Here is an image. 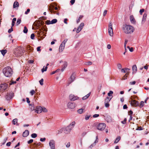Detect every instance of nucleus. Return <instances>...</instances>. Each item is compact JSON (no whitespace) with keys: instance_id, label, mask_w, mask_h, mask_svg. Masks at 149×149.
<instances>
[{"instance_id":"nucleus-1","label":"nucleus","mask_w":149,"mask_h":149,"mask_svg":"<svg viewBox=\"0 0 149 149\" xmlns=\"http://www.w3.org/2000/svg\"><path fill=\"white\" fill-rule=\"evenodd\" d=\"M123 32L126 34H131L133 33L134 30V27L132 26L125 25L123 28Z\"/></svg>"},{"instance_id":"nucleus-2","label":"nucleus","mask_w":149,"mask_h":149,"mask_svg":"<svg viewBox=\"0 0 149 149\" xmlns=\"http://www.w3.org/2000/svg\"><path fill=\"white\" fill-rule=\"evenodd\" d=\"M3 72L4 75L6 77H10L12 76L13 73L12 70L9 66L3 68Z\"/></svg>"},{"instance_id":"nucleus-3","label":"nucleus","mask_w":149,"mask_h":149,"mask_svg":"<svg viewBox=\"0 0 149 149\" xmlns=\"http://www.w3.org/2000/svg\"><path fill=\"white\" fill-rule=\"evenodd\" d=\"M23 49L20 48H17L14 52V54L17 57L21 56L23 53Z\"/></svg>"},{"instance_id":"nucleus-4","label":"nucleus","mask_w":149,"mask_h":149,"mask_svg":"<svg viewBox=\"0 0 149 149\" xmlns=\"http://www.w3.org/2000/svg\"><path fill=\"white\" fill-rule=\"evenodd\" d=\"M67 40L68 39H65L62 42L59 49V51L60 52H61L63 51L65 47V44Z\"/></svg>"},{"instance_id":"nucleus-5","label":"nucleus","mask_w":149,"mask_h":149,"mask_svg":"<svg viewBox=\"0 0 149 149\" xmlns=\"http://www.w3.org/2000/svg\"><path fill=\"white\" fill-rule=\"evenodd\" d=\"M108 33L110 36H113V33L112 29V24L111 22H109V25Z\"/></svg>"},{"instance_id":"nucleus-6","label":"nucleus","mask_w":149,"mask_h":149,"mask_svg":"<svg viewBox=\"0 0 149 149\" xmlns=\"http://www.w3.org/2000/svg\"><path fill=\"white\" fill-rule=\"evenodd\" d=\"M106 127V125L104 123H101L97 126L98 130L102 131L104 130Z\"/></svg>"},{"instance_id":"nucleus-7","label":"nucleus","mask_w":149,"mask_h":149,"mask_svg":"<svg viewBox=\"0 0 149 149\" xmlns=\"http://www.w3.org/2000/svg\"><path fill=\"white\" fill-rule=\"evenodd\" d=\"M49 144L51 149H55V141L54 140H50Z\"/></svg>"},{"instance_id":"nucleus-8","label":"nucleus","mask_w":149,"mask_h":149,"mask_svg":"<svg viewBox=\"0 0 149 149\" xmlns=\"http://www.w3.org/2000/svg\"><path fill=\"white\" fill-rule=\"evenodd\" d=\"M14 95V93L12 92L8 93L6 96V99L7 100H10L13 97Z\"/></svg>"},{"instance_id":"nucleus-9","label":"nucleus","mask_w":149,"mask_h":149,"mask_svg":"<svg viewBox=\"0 0 149 149\" xmlns=\"http://www.w3.org/2000/svg\"><path fill=\"white\" fill-rule=\"evenodd\" d=\"M8 85L6 83L1 84L0 85V90L4 91L8 87Z\"/></svg>"},{"instance_id":"nucleus-10","label":"nucleus","mask_w":149,"mask_h":149,"mask_svg":"<svg viewBox=\"0 0 149 149\" xmlns=\"http://www.w3.org/2000/svg\"><path fill=\"white\" fill-rule=\"evenodd\" d=\"M130 104L132 106L136 107L139 106V103L138 101L135 100H133L131 101Z\"/></svg>"},{"instance_id":"nucleus-11","label":"nucleus","mask_w":149,"mask_h":149,"mask_svg":"<svg viewBox=\"0 0 149 149\" xmlns=\"http://www.w3.org/2000/svg\"><path fill=\"white\" fill-rule=\"evenodd\" d=\"M57 22V20L56 19H54L51 21L49 20L46 21V22L47 24H50L56 23Z\"/></svg>"},{"instance_id":"nucleus-12","label":"nucleus","mask_w":149,"mask_h":149,"mask_svg":"<svg viewBox=\"0 0 149 149\" xmlns=\"http://www.w3.org/2000/svg\"><path fill=\"white\" fill-rule=\"evenodd\" d=\"M75 79V77L74 74H72L70 78V80L68 84V86H69L70 84L71 83L74 81Z\"/></svg>"},{"instance_id":"nucleus-13","label":"nucleus","mask_w":149,"mask_h":149,"mask_svg":"<svg viewBox=\"0 0 149 149\" xmlns=\"http://www.w3.org/2000/svg\"><path fill=\"white\" fill-rule=\"evenodd\" d=\"M78 97L73 95L71 94L69 96V99L71 101H74L78 99Z\"/></svg>"},{"instance_id":"nucleus-14","label":"nucleus","mask_w":149,"mask_h":149,"mask_svg":"<svg viewBox=\"0 0 149 149\" xmlns=\"http://www.w3.org/2000/svg\"><path fill=\"white\" fill-rule=\"evenodd\" d=\"M68 107L69 109H73L75 107V105L74 103L69 102L68 103Z\"/></svg>"},{"instance_id":"nucleus-15","label":"nucleus","mask_w":149,"mask_h":149,"mask_svg":"<svg viewBox=\"0 0 149 149\" xmlns=\"http://www.w3.org/2000/svg\"><path fill=\"white\" fill-rule=\"evenodd\" d=\"M42 107L41 106H37L36 107V109L35 110V112L37 113H40L42 112Z\"/></svg>"},{"instance_id":"nucleus-16","label":"nucleus","mask_w":149,"mask_h":149,"mask_svg":"<svg viewBox=\"0 0 149 149\" xmlns=\"http://www.w3.org/2000/svg\"><path fill=\"white\" fill-rule=\"evenodd\" d=\"M72 130V129L71 127L68 126L65 128L64 130V132L65 134H68Z\"/></svg>"},{"instance_id":"nucleus-17","label":"nucleus","mask_w":149,"mask_h":149,"mask_svg":"<svg viewBox=\"0 0 149 149\" xmlns=\"http://www.w3.org/2000/svg\"><path fill=\"white\" fill-rule=\"evenodd\" d=\"M105 119L108 123H111L112 122V120L111 117L109 116H107L105 118Z\"/></svg>"},{"instance_id":"nucleus-18","label":"nucleus","mask_w":149,"mask_h":149,"mask_svg":"<svg viewBox=\"0 0 149 149\" xmlns=\"http://www.w3.org/2000/svg\"><path fill=\"white\" fill-rule=\"evenodd\" d=\"M29 134V130H26L24 132L23 134V136L24 137H27Z\"/></svg>"},{"instance_id":"nucleus-19","label":"nucleus","mask_w":149,"mask_h":149,"mask_svg":"<svg viewBox=\"0 0 149 149\" xmlns=\"http://www.w3.org/2000/svg\"><path fill=\"white\" fill-rule=\"evenodd\" d=\"M130 21L132 23L135 24V20L133 15H131L130 17Z\"/></svg>"},{"instance_id":"nucleus-20","label":"nucleus","mask_w":149,"mask_h":149,"mask_svg":"<svg viewBox=\"0 0 149 149\" xmlns=\"http://www.w3.org/2000/svg\"><path fill=\"white\" fill-rule=\"evenodd\" d=\"M96 139L95 140V142L93 143V144H91L89 147V148H91L93 146H94L95 145V144L96 143H97L98 142V139L97 138V136L96 137Z\"/></svg>"},{"instance_id":"nucleus-21","label":"nucleus","mask_w":149,"mask_h":149,"mask_svg":"<svg viewBox=\"0 0 149 149\" xmlns=\"http://www.w3.org/2000/svg\"><path fill=\"white\" fill-rule=\"evenodd\" d=\"M147 16V15L146 14L144 13L143 14L142 21V23H144L146 21Z\"/></svg>"},{"instance_id":"nucleus-22","label":"nucleus","mask_w":149,"mask_h":149,"mask_svg":"<svg viewBox=\"0 0 149 149\" xmlns=\"http://www.w3.org/2000/svg\"><path fill=\"white\" fill-rule=\"evenodd\" d=\"M18 120L17 118H15L13 119L12 121L13 124L14 125H18L19 124L17 123Z\"/></svg>"},{"instance_id":"nucleus-23","label":"nucleus","mask_w":149,"mask_h":149,"mask_svg":"<svg viewBox=\"0 0 149 149\" xmlns=\"http://www.w3.org/2000/svg\"><path fill=\"white\" fill-rule=\"evenodd\" d=\"M112 97L111 98H110L107 97L105 100L104 103H109L111 99H112Z\"/></svg>"},{"instance_id":"nucleus-24","label":"nucleus","mask_w":149,"mask_h":149,"mask_svg":"<svg viewBox=\"0 0 149 149\" xmlns=\"http://www.w3.org/2000/svg\"><path fill=\"white\" fill-rule=\"evenodd\" d=\"M91 92H90L89 93L87 94V95H86L85 96H84L82 98V99L83 100H85L86 99H87L90 96V95H91Z\"/></svg>"},{"instance_id":"nucleus-25","label":"nucleus","mask_w":149,"mask_h":149,"mask_svg":"<svg viewBox=\"0 0 149 149\" xmlns=\"http://www.w3.org/2000/svg\"><path fill=\"white\" fill-rule=\"evenodd\" d=\"M132 70L133 72H136L137 69L136 65H134L133 66Z\"/></svg>"},{"instance_id":"nucleus-26","label":"nucleus","mask_w":149,"mask_h":149,"mask_svg":"<svg viewBox=\"0 0 149 149\" xmlns=\"http://www.w3.org/2000/svg\"><path fill=\"white\" fill-rule=\"evenodd\" d=\"M19 5V4L18 2L17 1L15 2L14 3L13 5V8H16L17 7H18Z\"/></svg>"},{"instance_id":"nucleus-27","label":"nucleus","mask_w":149,"mask_h":149,"mask_svg":"<svg viewBox=\"0 0 149 149\" xmlns=\"http://www.w3.org/2000/svg\"><path fill=\"white\" fill-rule=\"evenodd\" d=\"M121 137L120 136H118L116 139L115 141H114V143H117L120 139Z\"/></svg>"},{"instance_id":"nucleus-28","label":"nucleus","mask_w":149,"mask_h":149,"mask_svg":"<svg viewBox=\"0 0 149 149\" xmlns=\"http://www.w3.org/2000/svg\"><path fill=\"white\" fill-rule=\"evenodd\" d=\"M75 124V122L74 121L72 122L68 126L69 127H71V129H72L73 128L74 125Z\"/></svg>"},{"instance_id":"nucleus-29","label":"nucleus","mask_w":149,"mask_h":149,"mask_svg":"<svg viewBox=\"0 0 149 149\" xmlns=\"http://www.w3.org/2000/svg\"><path fill=\"white\" fill-rule=\"evenodd\" d=\"M84 26V23H81L80 24V25L78 27V28L81 30Z\"/></svg>"},{"instance_id":"nucleus-30","label":"nucleus","mask_w":149,"mask_h":149,"mask_svg":"<svg viewBox=\"0 0 149 149\" xmlns=\"http://www.w3.org/2000/svg\"><path fill=\"white\" fill-rule=\"evenodd\" d=\"M1 52L3 56H4L6 53L7 52V50L6 49L2 50H1Z\"/></svg>"},{"instance_id":"nucleus-31","label":"nucleus","mask_w":149,"mask_h":149,"mask_svg":"<svg viewBox=\"0 0 149 149\" xmlns=\"http://www.w3.org/2000/svg\"><path fill=\"white\" fill-rule=\"evenodd\" d=\"M47 66L45 67L44 66L43 68L41 70V71L42 72H43L44 71H45L47 70Z\"/></svg>"},{"instance_id":"nucleus-32","label":"nucleus","mask_w":149,"mask_h":149,"mask_svg":"<svg viewBox=\"0 0 149 149\" xmlns=\"http://www.w3.org/2000/svg\"><path fill=\"white\" fill-rule=\"evenodd\" d=\"M83 16L82 15H80L79 17L77 20V22L78 23L80 22L81 19H82Z\"/></svg>"},{"instance_id":"nucleus-33","label":"nucleus","mask_w":149,"mask_h":149,"mask_svg":"<svg viewBox=\"0 0 149 149\" xmlns=\"http://www.w3.org/2000/svg\"><path fill=\"white\" fill-rule=\"evenodd\" d=\"M21 22V20L20 19H18L17 20L16 25L18 26Z\"/></svg>"},{"instance_id":"nucleus-34","label":"nucleus","mask_w":149,"mask_h":149,"mask_svg":"<svg viewBox=\"0 0 149 149\" xmlns=\"http://www.w3.org/2000/svg\"><path fill=\"white\" fill-rule=\"evenodd\" d=\"M83 109H80L77 110V112L78 113L81 114L83 113Z\"/></svg>"},{"instance_id":"nucleus-35","label":"nucleus","mask_w":149,"mask_h":149,"mask_svg":"<svg viewBox=\"0 0 149 149\" xmlns=\"http://www.w3.org/2000/svg\"><path fill=\"white\" fill-rule=\"evenodd\" d=\"M42 111H43L44 112H47V110L45 107H42Z\"/></svg>"},{"instance_id":"nucleus-36","label":"nucleus","mask_w":149,"mask_h":149,"mask_svg":"<svg viewBox=\"0 0 149 149\" xmlns=\"http://www.w3.org/2000/svg\"><path fill=\"white\" fill-rule=\"evenodd\" d=\"M36 91V90L35 91L34 90H33L31 91L30 92V93L31 95L32 96L33 95V94L35 93Z\"/></svg>"},{"instance_id":"nucleus-37","label":"nucleus","mask_w":149,"mask_h":149,"mask_svg":"<svg viewBox=\"0 0 149 149\" xmlns=\"http://www.w3.org/2000/svg\"><path fill=\"white\" fill-rule=\"evenodd\" d=\"M67 65H68L67 63V62H64L63 65V68L65 69L67 67Z\"/></svg>"},{"instance_id":"nucleus-38","label":"nucleus","mask_w":149,"mask_h":149,"mask_svg":"<svg viewBox=\"0 0 149 149\" xmlns=\"http://www.w3.org/2000/svg\"><path fill=\"white\" fill-rule=\"evenodd\" d=\"M144 105V102L143 101H141L140 103L139 107L140 108H142Z\"/></svg>"},{"instance_id":"nucleus-39","label":"nucleus","mask_w":149,"mask_h":149,"mask_svg":"<svg viewBox=\"0 0 149 149\" xmlns=\"http://www.w3.org/2000/svg\"><path fill=\"white\" fill-rule=\"evenodd\" d=\"M113 92L111 91H109V92L108 93V95L109 96H112V95L113 94Z\"/></svg>"},{"instance_id":"nucleus-40","label":"nucleus","mask_w":149,"mask_h":149,"mask_svg":"<svg viewBox=\"0 0 149 149\" xmlns=\"http://www.w3.org/2000/svg\"><path fill=\"white\" fill-rule=\"evenodd\" d=\"M28 31V29L26 27L24 26V29L23 30V32L24 33H26Z\"/></svg>"},{"instance_id":"nucleus-41","label":"nucleus","mask_w":149,"mask_h":149,"mask_svg":"<svg viewBox=\"0 0 149 149\" xmlns=\"http://www.w3.org/2000/svg\"><path fill=\"white\" fill-rule=\"evenodd\" d=\"M31 136L33 138H35L37 136V134L36 133H33L31 135Z\"/></svg>"},{"instance_id":"nucleus-42","label":"nucleus","mask_w":149,"mask_h":149,"mask_svg":"<svg viewBox=\"0 0 149 149\" xmlns=\"http://www.w3.org/2000/svg\"><path fill=\"white\" fill-rule=\"evenodd\" d=\"M130 70V69L129 68H125V73H127V74H128Z\"/></svg>"},{"instance_id":"nucleus-43","label":"nucleus","mask_w":149,"mask_h":149,"mask_svg":"<svg viewBox=\"0 0 149 149\" xmlns=\"http://www.w3.org/2000/svg\"><path fill=\"white\" fill-rule=\"evenodd\" d=\"M39 82L41 85H42L43 84V79H41L39 81Z\"/></svg>"},{"instance_id":"nucleus-44","label":"nucleus","mask_w":149,"mask_h":149,"mask_svg":"<svg viewBox=\"0 0 149 149\" xmlns=\"http://www.w3.org/2000/svg\"><path fill=\"white\" fill-rule=\"evenodd\" d=\"M13 31V27H11V28L8 30V32L9 33H11Z\"/></svg>"},{"instance_id":"nucleus-45","label":"nucleus","mask_w":149,"mask_h":149,"mask_svg":"<svg viewBox=\"0 0 149 149\" xmlns=\"http://www.w3.org/2000/svg\"><path fill=\"white\" fill-rule=\"evenodd\" d=\"M60 70V69H58L56 70L55 71L52 72L51 73V74H55L56 72H58Z\"/></svg>"},{"instance_id":"nucleus-46","label":"nucleus","mask_w":149,"mask_h":149,"mask_svg":"<svg viewBox=\"0 0 149 149\" xmlns=\"http://www.w3.org/2000/svg\"><path fill=\"white\" fill-rule=\"evenodd\" d=\"M91 115L88 116V115H86L85 116V119L86 120H88L89 118L90 117Z\"/></svg>"},{"instance_id":"nucleus-47","label":"nucleus","mask_w":149,"mask_h":149,"mask_svg":"<svg viewBox=\"0 0 149 149\" xmlns=\"http://www.w3.org/2000/svg\"><path fill=\"white\" fill-rule=\"evenodd\" d=\"M92 63L91 61H88L86 63V65H90L92 64Z\"/></svg>"},{"instance_id":"nucleus-48","label":"nucleus","mask_w":149,"mask_h":149,"mask_svg":"<svg viewBox=\"0 0 149 149\" xmlns=\"http://www.w3.org/2000/svg\"><path fill=\"white\" fill-rule=\"evenodd\" d=\"M117 67L119 69H120L121 68L122 65L120 64V63L118 64H117Z\"/></svg>"},{"instance_id":"nucleus-49","label":"nucleus","mask_w":149,"mask_h":149,"mask_svg":"<svg viewBox=\"0 0 149 149\" xmlns=\"http://www.w3.org/2000/svg\"><path fill=\"white\" fill-rule=\"evenodd\" d=\"M35 35L34 33H32L31 36V38L32 39H34V38Z\"/></svg>"},{"instance_id":"nucleus-50","label":"nucleus","mask_w":149,"mask_h":149,"mask_svg":"<svg viewBox=\"0 0 149 149\" xmlns=\"http://www.w3.org/2000/svg\"><path fill=\"white\" fill-rule=\"evenodd\" d=\"M50 8L49 9V10L50 11L51 13H55V11L53 10V9H52L51 8V7H49Z\"/></svg>"},{"instance_id":"nucleus-51","label":"nucleus","mask_w":149,"mask_h":149,"mask_svg":"<svg viewBox=\"0 0 149 149\" xmlns=\"http://www.w3.org/2000/svg\"><path fill=\"white\" fill-rule=\"evenodd\" d=\"M105 107H109V103H104Z\"/></svg>"},{"instance_id":"nucleus-52","label":"nucleus","mask_w":149,"mask_h":149,"mask_svg":"<svg viewBox=\"0 0 149 149\" xmlns=\"http://www.w3.org/2000/svg\"><path fill=\"white\" fill-rule=\"evenodd\" d=\"M70 143L69 142H68L66 145V147L68 148H69L70 146Z\"/></svg>"},{"instance_id":"nucleus-53","label":"nucleus","mask_w":149,"mask_h":149,"mask_svg":"<svg viewBox=\"0 0 149 149\" xmlns=\"http://www.w3.org/2000/svg\"><path fill=\"white\" fill-rule=\"evenodd\" d=\"M144 11V10L143 9H141L139 11V12L140 13V14L141 15H142V13Z\"/></svg>"},{"instance_id":"nucleus-54","label":"nucleus","mask_w":149,"mask_h":149,"mask_svg":"<svg viewBox=\"0 0 149 149\" xmlns=\"http://www.w3.org/2000/svg\"><path fill=\"white\" fill-rule=\"evenodd\" d=\"M135 83H136V81H133L130 82V84L131 85H134L135 84Z\"/></svg>"},{"instance_id":"nucleus-55","label":"nucleus","mask_w":149,"mask_h":149,"mask_svg":"<svg viewBox=\"0 0 149 149\" xmlns=\"http://www.w3.org/2000/svg\"><path fill=\"white\" fill-rule=\"evenodd\" d=\"M30 11V10L29 9V8L27 9L26 11L25 12V14L26 15Z\"/></svg>"},{"instance_id":"nucleus-56","label":"nucleus","mask_w":149,"mask_h":149,"mask_svg":"<svg viewBox=\"0 0 149 149\" xmlns=\"http://www.w3.org/2000/svg\"><path fill=\"white\" fill-rule=\"evenodd\" d=\"M99 116V115L98 114H95L93 115V117L94 118H97Z\"/></svg>"},{"instance_id":"nucleus-57","label":"nucleus","mask_w":149,"mask_h":149,"mask_svg":"<svg viewBox=\"0 0 149 149\" xmlns=\"http://www.w3.org/2000/svg\"><path fill=\"white\" fill-rule=\"evenodd\" d=\"M45 139H46L45 138H41L40 139V140L41 141L43 142V141H45Z\"/></svg>"},{"instance_id":"nucleus-58","label":"nucleus","mask_w":149,"mask_h":149,"mask_svg":"<svg viewBox=\"0 0 149 149\" xmlns=\"http://www.w3.org/2000/svg\"><path fill=\"white\" fill-rule=\"evenodd\" d=\"M33 140L32 139H31L28 141V143L29 144H30V143H32L33 142Z\"/></svg>"},{"instance_id":"nucleus-59","label":"nucleus","mask_w":149,"mask_h":149,"mask_svg":"<svg viewBox=\"0 0 149 149\" xmlns=\"http://www.w3.org/2000/svg\"><path fill=\"white\" fill-rule=\"evenodd\" d=\"M143 129L142 128V127H138L137 129H136V130H142Z\"/></svg>"},{"instance_id":"nucleus-60","label":"nucleus","mask_w":149,"mask_h":149,"mask_svg":"<svg viewBox=\"0 0 149 149\" xmlns=\"http://www.w3.org/2000/svg\"><path fill=\"white\" fill-rule=\"evenodd\" d=\"M107 11L106 10H105L103 13V16H105L107 14Z\"/></svg>"},{"instance_id":"nucleus-61","label":"nucleus","mask_w":149,"mask_h":149,"mask_svg":"<svg viewBox=\"0 0 149 149\" xmlns=\"http://www.w3.org/2000/svg\"><path fill=\"white\" fill-rule=\"evenodd\" d=\"M75 1V0H71L70 1V2L72 5H73L74 4Z\"/></svg>"},{"instance_id":"nucleus-62","label":"nucleus","mask_w":149,"mask_h":149,"mask_svg":"<svg viewBox=\"0 0 149 149\" xmlns=\"http://www.w3.org/2000/svg\"><path fill=\"white\" fill-rule=\"evenodd\" d=\"M68 20V19L67 18H65L64 19V22L65 24H67L68 23L67 22V21Z\"/></svg>"},{"instance_id":"nucleus-63","label":"nucleus","mask_w":149,"mask_h":149,"mask_svg":"<svg viewBox=\"0 0 149 149\" xmlns=\"http://www.w3.org/2000/svg\"><path fill=\"white\" fill-rule=\"evenodd\" d=\"M40 48H41V47L40 46L38 47L37 48V51L38 52L40 51H41V49H40Z\"/></svg>"},{"instance_id":"nucleus-64","label":"nucleus","mask_w":149,"mask_h":149,"mask_svg":"<svg viewBox=\"0 0 149 149\" xmlns=\"http://www.w3.org/2000/svg\"><path fill=\"white\" fill-rule=\"evenodd\" d=\"M111 45L110 44H108L107 45V48L108 49H110L111 48Z\"/></svg>"}]
</instances>
